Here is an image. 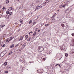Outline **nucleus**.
Wrapping results in <instances>:
<instances>
[{"instance_id": "obj_1", "label": "nucleus", "mask_w": 74, "mask_h": 74, "mask_svg": "<svg viewBox=\"0 0 74 74\" xmlns=\"http://www.w3.org/2000/svg\"><path fill=\"white\" fill-rule=\"evenodd\" d=\"M42 52V51H44V47L42 46H39L38 48Z\"/></svg>"}, {"instance_id": "obj_2", "label": "nucleus", "mask_w": 74, "mask_h": 74, "mask_svg": "<svg viewBox=\"0 0 74 74\" xmlns=\"http://www.w3.org/2000/svg\"><path fill=\"white\" fill-rule=\"evenodd\" d=\"M64 72H66L67 74L69 73V70L67 69H65L64 70Z\"/></svg>"}, {"instance_id": "obj_3", "label": "nucleus", "mask_w": 74, "mask_h": 74, "mask_svg": "<svg viewBox=\"0 0 74 74\" xmlns=\"http://www.w3.org/2000/svg\"><path fill=\"white\" fill-rule=\"evenodd\" d=\"M8 10H9V11H10V10H12V11H13V10H14V7H11L9 8Z\"/></svg>"}, {"instance_id": "obj_4", "label": "nucleus", "mask_w": 74, "mask_h": 74, "mask_svg": "<svg viewBox=\"0 0 74 74\" xmlns=\"http://www.w3.org/2000/svg\"><path fill=\"white\" fill-rule=\"evenodd\" d=\"M65 27H67V23L66 22H64V23Z\"/></svg>"}, {"instance_id": "obj_5", "label": "nucleus", "mask_w": 74, "mask_h": 74, "mask_svg": "<svg viewBox=\"0 0 74 74\" xmlns=\"http://www.w3.org/2000/svg\"><path fill=\"white\" fill-rule=\"evenodd\" d=\"M19 21L21 24H23V20L20 19L19 20Z\"/></svg>"}, {"instance_id": "obj_6", "label": "nucleus", "mask_w": 74, "mask_h": 74, "mask_svg": "<svg viewBox=\"0 0 74 74\" xmlns=\"http://www.w3.org/2000/svg\"><path fill=\"white\" fill-rule=\"evenodd\" d=\"M68 3H67L65 4L64 5H63V7L64 8L65 7H66V6H68Z\"/></svg>"}, {"instance_id": "obj_7", "label": "nucleus", "mask_w": 74, "mask_h": 74, "mask_svg": "<svg viewBox=\"0 0 74 74\" xmlns=\"http://www.w3.org/2000/svg\"><path fill=\"white\" fill-rule=\"evenodd\" d=\"M51 52H52L51 51H49L47 52V53L48 55H49V54H51Z\"/></svg>"}, {"instance_id": "obj_8", "label": "nucleus", "mask_w": 74, "mask_h": 74, "mask_svg": "<svg viewBox=\"0 0 74 74\" xmlns=\"http://www.w3.org/2000/svg\"><path fill=\"white\" fill-rule=\"evenodd\" d=\"M4 52H3L1 53V56L2 57L4 56V55H5V54H4Z\"/></svg>"}, {"instance_id": "obj_9", "label": "nucleus", "mask_w": 74, "mask_h": 74, "mask_svg": "<svg viewBox=\"0 0 74 74\" xmlns=\"http://www.w3.org/2000/svg\"><path fill=\"white\" fill-rule=\"evenodd\" d=\"M40 8V6L39 5H38L37 6L36 8L35 9V11H36V10H38V8Z\"/></svg>"}, {"instance_id": "obj_10", "label": "nucleus", "mask_w": 74, "mask_h": 74, "mask_svg": "<svg viewBox=\"0 0 74 74\" xmlns=\"http://www.w3.org/2000/svg\"><path fill=\"white\" fill-rule=\"evenodd\" d=\"M7 69H10V68H11V66L10 65H8L7 66V67H6Z\"/></svg>"}, {"instance_id": "obj_11", "label": "nucleus", "mask_w": 74, "mask_h": 74, "mask_svg": "<svg viewBox=\"0 0 74 74\" xmlns=\"http://www.w3.org/2000/svg\"><path fill=\"white\" fill-rule=\"evenodd\" d=\"M41 70H42L41 69L40 70H37V71L38 73H41Z\"/></svg>"}, {"instance_id": "obj_12", "label": "nucleus", "mask_w": 74, "mask_h": 74, "mask_svg": "<svg viewBox=\"0 0 74 74\" xmlns=\"http://www.w3.org/2000/svg\"><path fill=\"white\" fill-rule=\"evenodd\" d=\"M71 53H73V54H74V49H72L71 50Z\"/></svg>"}, {"instance_id": "obj_13", "label": "nucleus", "mask_w": 74, "mask_h": 74, "mask_svg": "<svg viewBox=\"0 0 74 74\" xmlns=\"http://www.w3.org/2000/svg\"><path fill=\"white\" fill-rule=\"evenodd\" d=\"M31 39H32V38L31 37H29L27 40V41H30Z\"/></svg>"}, {"instance_id": "obj_14", "label": "nucleus", "mask_w": 74, "mask_h": 74, "mask_svg": "<svg viewBox=\"0 0 74 74\" xmlns=\"http://www.w3.org/2000/svg\"><path fill=\"white\" fill-rule=\"evenodd\" d=\"M12 15V12H10L9 13V15L8 16V17H10V16H11Z\"/></svg>"}, {"instance_id": "obj_15", "label": "nucleus", "mask_w": 74, "mask_h": 74, "mask_svg": "<svg viewBox=\"0 0 74 74\" xmlns=\"http://www.w3.org/2000/svg\"><path fill=\"white\" fill-rule=\"evenodd\" d=\"M14 44L12 45L10 47V48H12L14 47Z\"/></svg>"}, {"instance_id": "obj_16", "label": "nucleus", "mask_w": 74, "mask_h": 74, "mask_svg": "<svg viewBox=\"0 0 74 74\" xmlns=\"http://www.w3.org/2000/svg\"><path fill=\"white\" fill-rule=\"evenodd\" d=\"M6 42H8L9 41H10V40L9 39H7V40H6Z\"/></svg>"}, {"instance_id": "obj_17", "label": "nucleus", "mask_w": 74, "mask_h": 74, "mask_svg": "<svg viewBox=\"0 0 74 74\" xmlns=\"http://www.w3.org/2000/svg\"><path fill=\"white\" fill-rule=\"evenodd\" d=\"M4 26H5V25H1L0 26V27H4Z\"/></svg>"}, {"instance_id": "obj_18", "label": "nucleus", "mask_w": 74, "mask_h": 74, "mask_svg": "<svg viewBox=\"0 0 74 74\" xmlns=\"http://www.w3.org/2000/svg\"><path fill=\"white\" fill-rule=\"evenodd\" d=\"M23 36H22L21 38L19 40V41H21V40H23Z\"/></svg>"}, {"instance_id": "obj_19", "label": "nucleus", "mask_w": 74, "mask_h": 74, "mask_svg": "<svg viewBox=\"0 0 74 74\" xmlns=\"http://www.w3.org/2000/svg\"><path fill=\"white\" fill-rule=\"evenodd\" d=\"M26 43H25L23 44V48H25V47H26Z\"/></svg>"}, {"instance_id": "obj_20", "label": "nucleus", "mask_w": 74, "mask_h": 74, "mask_svg": "<svg viewBox=\"0 0 74 74\" xmlns=\"http://www.w3.org/2000/svg\"><path fill=\"white\" fill-rule=\"evenodd\" d=\"M36 33H37V32H35L33 35V36L34 37L35 36L36 34Z\"/></svg>"}, {"instance_id": "obj_21", "label": "nucleus", "mask_w": 74, "mask_h": 74, "mask_svg": "<svg viewBox=\"0 0 74 74\" xmlns=\"http://www.w3.org/2000/svg\"><path fill=\"white\" fill-rule=\"evenodd\" d=\"M7 64V62H5L3 64L4 66H6Z\"/></svg>"}, {"instance_id": "obj_22", "label": "nucleus", "mask_w": 74, "mask_h": 74, "mask_svg": "<svg viewBox=\"0 0 74 74\" xmlns=\"http://www.w3.org/2000/svg\"><path fill=\"white\" fill-rule=\"evenodd\" d=\"M28 37H29L28 35H27L25 36V38L26 39V38H28Z\"/></svg>"}, {"instance_id": "obj_23", "label": "nucleus", "mask_w": 74, "mask_h": 74, "mask_svg": "<svg viewBox=\"0 0 74 74\" xmlns=\"http://www.w3.org/2000/svg\"><path fill=\"white\" fill-rule=\"evenodd\" d=\"M61 26H62V27H64V23H62L61 24Z\"/></svg>"}, {"instance_id": "obj_24", "label": "nucleus", "mask_w": 74, "mask_h": 74, "mask_svg": "<svg viewBox=\"0 0 74 74\" xmlns=\"http://www.w3.org/2000/svg\"><path fill=\"white\" fill-rule=\"evenodd\" d=\"M6 3L8 4L9 3V0H7L6 1Z\"/></svg>"}, {"instance_id": "obj_25", "label": "nucleus", "mask_w": 74, "mask_h": 74, "mask_svg": "<svg viewBox=\"0 0 74 74\" xmlns=\"http://www.w3.org/2000/svg\"><path fill=\"white\" fill-rule=\"evenodd\" d=\"M5 45L3 44V45H2L1 46V48H2V47H5Z\"/></svg>"}, {"instance_id": "obj_26", "label": "nucleus", "mask_w": 74, "mask_h": 74, "mask_svg": "<svg viewBox=\"0 0 74 74\" xmlns=\"http://www.w3.org/2000/svg\"><path fill=\"white\" fill-rule=\"evenodd\" d=\"M46 4H47L46 2H45V3H43V6H45Z\"/></svg>"}, {"instance_id": "obj_27", "label": "nucleus", "mask_w": 74, "mask_h": 74, "mask_svg": "<svg viewBox=\"0 0 74 74\" xmlns=\"http://www.w3.org/2000/svg\"><path fill=\"white\" fill-rule=\"evenodd\" d=\"M62 49L61 50H64V49H65V47H63V46H62Z\"/></svg>"}, {"instance_id": "obj_28", "label": "nucleus", "mask_w": 74, "mask_h": 74, "mask_svg": "<svg viewBox=\"0 0 74 74\" xmlns=\"http://www.w3.org/2000/svg\"><path fill=\"white\" fill-rule=\"evenodd\" d=\"M63 7V5H60V6H59V8H62V7Z\"/></svg>"}, {"instance_id": "obj_29", "label": "nucleus", "mask_w": 74, "mask_h": 74, "mask_svg": "<svg viewBox=\"0 0 74 74\" xmlns=\"http://www.w3.org/2000/svg\"><path fill=\"white\" fill-rule=\"evenodd\" d=\"M56 15H57V14H56V13L54 14L53 16V17H55L56 16Z\"/></svg>"}, {"instance_id": "obj_30", "label": "nucleus", "mask_w": 74, "mask_h": 74, "mask_svg": "<svg viewBox=\"0 0 74 74\" xmlns=\"http://www.w3.org/2000/svg\"><path fill=\"white\" fill-rule=\"evenodd\" d=\"M65 56H66V57H67V56H68V54L67 53H65Z\"/></svg>"}, {"instance_id": "obj_31", "label": "nucleus", "mask_w": 74, "mask_h": 74, "mask_svg": "<svg viewBox=\"0 0 74 74\" xmlns=\"http://www.w3.org/2000/svg\"><path fill=\"white\" fill-rule=\"evenodd\" d=\"M12 36L10 38V40L11 41V40H12V39H13V38H14V37L13 38H12Z\"/></svg>"}, {"instance_id": "obj_32", "label": "nucleus", "mask_w": 74, "mask_h": 74, "mask_svg": "<svg viewBox=\"0 0 74 74\" xmlns=\"http://www.w3.org/2000/svg\"><path fill=\"white\" fill-rule=\"evenodd\" d=\"M29 25H31V24H32V20L29 21Z\"/></svg>"}, {"instance_id": "obj_33", "label": "nucleus", "mask_w": 74, "mask_h": 74, "mask_svg": "<svg viewBox=\"0 0 74 74\" xmlns=\"http://www.w3.org/2000/svg\"><path fill=\"white\" fill-rule=\"evenodd\" d=\"M47 69L48 70H50V68H49V67H47Z\"/></svg>"}, {"instance_id": "obj_34", "label": "nucleus", "mask_w": 74, "mask_h": 74, "mask_svg": "<svg viewBox=\"0 0 74 74\" xmlns=\"http://www.w3.org/2000/svg\"><path fill=\"white\" fill-rule=\"evenodd\" d=\"M45 57V56H42L41 57L42 60Z\"/></svg>"}, {"instance_id": "obj_35", "label": "nucleus", "mask_w": 74, "mask_h": 74, "mask_svg": "<svg viewBox=\"0 0 74 74\" xmlns=\"http://www.w3.org/2000/svg\"><path fill=\"white\" fill-rule=\"evenodd\" d=\"M45 26H46V27H47V26H49V24H46L45 25Z\"/></svg>"}, {"instance_id": "obj_36", "label": "nucleus", "mask_w": 74, "mask_h": 74, "mask_svg": "<svg viewBox=\"0 0 74 74\" xmlns=\"http://www.w3.org/2000/svg\"><path fill=\"white\" fill-rule=\"evenodd\" d=\"M5 73H6V74H7V73H8V71H5Z\"/></svg>"}, {"instance_id": "obj_37", "label": "nucleus", "mask_w": 74, "mask_h": 74, "mask_svg": "<svg viewBox=\"0 0 74 74\" xmlns=\"http://www.w3.org/2000/svg\"><path fill=\"white\" fill-rule=\"evenodd\" d=\"M43 61H45V58H44L43 59H42Z\"/></svg>"}, {"instance_id": "obj_38", "label": "nucleus", "mask_w": 74, "mask_h": 74, "mask_svg": "<svg viewBox=\"0 0 74 74\" xmlns=\"http://www.w3.org/2000/svg\"><path fill=\"white\" fill-rule=\"evenodd\" d=\"M49 0H46V3H49Z\"/></svg>"}, {"instance_id": "obj_39", "label": "nucleus", "mask_w": 74, "mask_h": 74, "mask_svg": "<svg viewBox=\"0 0 74 74\" xmlns=\"http://www.w3.org/2000/svg\"><path fill=\"white\" fill-rule=\"evenodd\" d=\"M10 13V12L9 11H7L6 12V14H8Z\"/></svg>"}, {"instance_id": "obj_40", "label": "nucleus", "mask_w": 74, "mask_h": 74, "mask_svg": "<svg viewBox=\"0 0 74 74\" xmlns=\"http://www.w3.org/2000/svg\"><path fill=\"white\" fill-rule=\"evenodd\" d=\"M17 51H18V52H21V49H19Z\"/></svg>"}, {"instance_id": "obj_41", "label": "nucleus", "mask_w": 74, "mask_h": 74, "mask_svg": "<svg viewBox=\"0 0 74 74\" xmlns=\"http://www.w3.org/2000/svg\"><path fill=\"white\" fill-rule=\"evenodd\" d=\"M11 53H12V51L10 52V53L9 54V55H11Z\"/></svg>"}, {"instance_id": "obj_42", "label": "nucleus", "mask_w": 74, "mask_h": 74, "mask_svg": "<svg viewBox=\"0 0 74 74\" xmlns=\"http://www.w3.org/2000/svg\"><path fill=\"white\" fill-rule=\"evenodd\" d=\"M71 45H72V46H73V47H74V43H73L72 44H71Z\"/></svg>"}, {"instance_id": "obj_43", "label": "nucleus", "mask_w": 74, "mask_h": 74, "mask_svg": "<svg viewBox=\"0 0 74 74\" xmlns=\"http://www.w3.org/2000/svg\"><path fill=\"white\" fill-rule=\"evenodd\" d=\"M36 3H39V2H40V1H39V0H37V1H36Z\"/></svg>"}, {"instance_id": "obj_44", "label": "nucleus", "mask_w": 74, "mask_h": 74, "mask_svg": "<svg viewBox=\"0 0 74 74\" xmlns=\"http://www.w3.org/2000/svg\"><path fill=\"white\" fill-rule=\"evenodd\" d=\"M36 23V22H34L33 24V25H34Z\"/></svg>"}, {"instance_id": "obj_45", "label": "nucleus", "mask_w": 74, "mask_h": 74, "mask_svg": "<svg viewBox=\"0 0 74 74\" xmlns=\"http://www.w3.org/2000/svg\"><path fill=\"white\" fill-rule=\"evenodd\" d=\"M60 49L62 50V49L63 48H62V47H61V46H60Z\"/></svg>"}, {"instance_id": "obj_46", "label": "nucleus", "mask_w": 74, "mask_h": 74, "mask_svg": "<svg viewBox=\"0 0 74 74\" xmlns=\"http://www.w3.org/2000/svg\"><path fill=\"white\" fill-rule=\"evenodd\" d=\"M19 60L20 62H21L22 61V60H21V59H19Z\"/></svg>"}, {"instance_id": "obj_47", "label": "nucleus", "mask_w": 74, "mask_h": 74, "mask_svg": "<svg viewBox=\"0 0 74 74\" xmlns=\"http://www.w3.org/2000/svg\"><path fill=\"white\" fill-rule=\"evenodd\" d=\"M48 41H49V38H47Z\"/></svg>"}, {"instance_id": "obj_48", "label": "nucleus", "mask_w": 74, "mask_h": 74, "mask_svg": "<svg viewBox=\"0 0 74 74\" xmlns=\"http://www.w3.org/2000/svg\"><path fill=\"white\" fill-rule=\"evenodd\" d=\"M58 66L59 67H61V65H60V64Z\"/></svg>"}, {"instance_id": "obj_49", "label": "nucleus", "mask_w": 74, "mask_h": 74, "mask_svg": "<svg viewBox=\"0 0 74 74\" xmlns=\"http://www.w3.org/2000/svg\"><path fill=\"white\" fill-rule=\"evenodd\" d=\"M3 9H5V8L4 7H3Z\"/></svg>"}, {"instance_id": "obj_50", "label": "nucleus", "mask_w": 74, "mask_h": 74, "mask_svg": "<svg viewBox=\"0 0 74 74\" xmlns=\"http://www.w3.org/2000/svg\"><path fill=\"white\" fill-rule=\"evenodd\" d=\"M44 25V23H42L41 24V26H43Z\"/></svg>"}, {"instance_id": "obj_51", "label": "nucleus", "mask_w": 74, "mask_h": 74, "mask_svg": "<svg viewBox=\"0 0 74 74\" xmlns=\"http://www.w3.org/2000/svg\"><path fill=\"white\" fill-rule=\"evenodd\" d=\"M56 66H58V65H57V64H56V65L55 66V67H56Z\"/></svg>"}, {"instance_id": "obj_52", "label": "nucleus", "mask_w": 74, "mask_h": 74, "mask_svg": "<svg viewBox=\"0 0 74 74\" xmlns=\"http://www.w3.org/2000/svg\"><path fill=\"white\" fill-rule=\"evenodd\" d=\"M30 33H31V32H30L29 34H29V35H30Z\"/></svg>"}, {"instance_id": "obj_53", "label": "nucleus", "mask_w": 74, "mask_h": 74, "mask_svg": "<svg viewBox=\"0 0 74 74\" xmlns=\"http://www.w3.org/2000/svg\"><path fill=\"white\" fill-rule=\"evenodd\" d=\"M38 32H40V29H39L38 31Z\"/></svg>"}, {"instance_id": "obj_54", "label": "nucleus", "mask_w": 74, "mask_h": 74, "mask_svg": "<svg viewBox=\"0 0 74 74\" xmlns=\"http://www.w3.org/2000/svg\"><path fill=\"white\" fill-rule=\"evenodd\" d=\"M53 18H54V17L53 16H52L51 17V19H53Z\"/></svg>"}, {"instance_id": "obj_55", "label": "nucleus", "mask_w": 74, "mask_h": 74, "mask_svg": "<svg viewBox=\"0 0 74 74\" xmlns=\"http://www.w3.org/2000/svg\"><path fill=\"white\" fill-rule=\"evenodd\" d=\"M60 64H57V66H59Z\"/></svg>"}, {"instance_id": "obj_56", "label": "nucleus", "mask_w": 74, "mask_h": 74, "mask_svg": "<svg viewBox=\"0 0 74 74\" xmlns=\"http://www.w3.org/2000/svg\"><path fill=\"white\" fill-rule=\"evenodd\" d=\"M73 42H74V39H73Z\"/></svg>"}, {"instance_id": "obj_57", "label": "nucleus", "mask_w": 74, "mask_h": 74, "mask_svg": "<svg viewBox=\"0 0 74 74\" xmlns=\"http://www.w3.org/2000/svg\"><path fill=\"white\" fill-rule=\"evenodd\" d=\"M9 34H10V35H11V34H12V33H10Z\"/></svg>"}, {"instance_id": "obj_58", "label": "nucleus", "mask_w": 74, "mask_h": 74, "mask_svg": "<svg viewBox=\"0 0 74 74\" xmlns=\"http://www.w3.org/2000/svg\"><path fill=\"white\" fill-rule=\"evenodd\" d=\"M23 63H25V62H24V61H23Z\"/></svg>"}, {"instance_id": "obj_59", "label": "nucleus", "mask_w": 74, "mask_h": 74, "mask_svg": "<svg viewBox=\"0 0 74 74\" xmlns=\"http://www.w3.org/2000/svg\"><path fill=\"white\" fill-rule=\"evenodd\" d=\"M15 24H16V25H17V24H18V23H16Z\"/></svg>"}, {"instance_id": "obj_60", "label": "nucleus", "mask_w": 74, "mask_h": 74, "mask_svg": "<svg viewBox=\"0 0 74 74\" xmlns=\"http://www.w3.org/2000/svg\"><path fill=\"white\" fill-rule=\"evenodd\" d=\"M31 15H32V14H33V13L32 12V13H31Z\"/></svg>"}, {"instance_id": "obj_61", "label": "nucleus", "mask_w": 74, "mask_h": 74, "mask_svg": "<svg viewBox=\"0 0 74 74\" xmlns=\"http://www.w3.org/2000/svg\"><path fill=\"white\" fill-rule=\"evenodd\" d=\"M54 20H55V18H54V19H52V20H54Z\"/></svg>"}, {"instance_id": "obj_62", "label": "nucleus", "mask_w": 74, "mask_h": 74, "mask_svg": "<svg viewBox=\"0 0 74 74\" xmlns=\"http://www.w3.org/2000/svg\"><path fill=\"white\" fill-rule=\"evenodd\" d=\"M31 32V33H33V32L32 31L31 32Z\"/></svg>"}, {"instance_id": "obj_63", "label": "nucleus", "mask_w": 74, "mask_h": 74, "mask_svg": "<svg viewBox=\"0 0 74 74\" xmlns=\"http://www.w3.org/2000/svg\"><path fill=\"white\" fill-rule=\"evenodd\" d=\"M68 10H69V9H68L67 10H66V11H68Z\"/></svg>"}, {"instance_id": "obj_64", "label": "nucleus", "mask_w": 74, "mask_h": 74, "mask_svg": "<svg viewBox=\"0 0 74 74\" xmlns=\"http://www.w3.org/2000/svg\"><path fill=\"white\" fill-rule=\"evenodd\" d=\"M29 63H31V62H29Z\"/></svg>"}]
</instances>
